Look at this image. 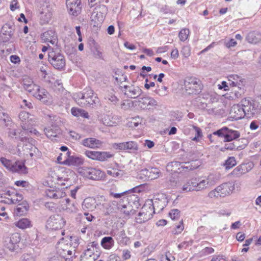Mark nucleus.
<instances>
[{"label": "nucleus", "mask_w": 261, "mask_h": 261, "mask_svg": "<svg viewBox=\"0 0 261 261\" xmlns=\"http://www.w3.org/2000/svg\"><path fill=\"white\" fill-rule=\"evenodd\" d=\"M65 221L59 215L51 216L46 222V227L53 230L60 229L65 225Z\"/></svg>", "instance_id": "9d476101"}, {"label": "nucleus", "mask_w": 261, "mask_h": 261, "mask_svg": "<svg viewBox=\"0 0 261 261\" xmlns=\"http://www.w3.org/2000/svg\"><path fill=\"white\" fill-rule=\"evenodd\" d=\"M139 106L143 109H149V106H155L157 105L156 101L150 97H143L139 99Z\"/></svg>", "instance_id": "393cba45"}, {"label": "nucleus", "mask_w": 261, "mask_h": 261, "mask_svg": "<svg viewBox=\"0 0 261 261\" xmlns=\"http://www.w3.org/2000/svg\"><path fill=\"white\" fill-rule=\"evenodd\" d=\"M107 174L112 177H119L121 175L119 170L115 168H110L107 171Z\"/></svg>", "instance_id": "13d9d810"}, {"label": "nucleus", "mask_w": 261, "mask_h": 261, "mask_svg": "<svg viewBox=\"0 0 261 261\" xmlns=\"http://www.w3.org/2000/svg\"><path fill=\"white\" fill-rule=\"evenodd\" d=\"M100 254L98 243L95 242H91L82 253L80 261H95L99 257Z\"/></svg>", "instance_id": "f257e3e1"}, {"label": "nucleus", "mask_w": 261, "mask_h": 261, "mask_svg": "<svg viewBox=\"0 0 261 261\" xmlns=\"http://www.w3.org/2000/svg\"><path fill=\"white\" fill-rule=\"evenodd\" d=\"M190 31L188 29H182L178 34V37L181 41H185L189 37Z\"/></svg>", "instance_id": "09e8293b"}, {"label": "nucleus", "mask_w": 261, "mask_h": 261, "mask_svg": "<svg viewBox=\"0 0 261 261\" xmlns=\"http://www.w3.org/2000/svg\"><path fill=\"white\" fill-rule=\"evenodd\" d=\"M34 96L44 103H47L50 99L48 92L43 88L40 89L39 87Z\"/></svg>", "instance_id": "c85d7f7f"}, {"label": "nucleus", "mask_w": 261, "mask_h": 261, "mask_svg": "<svg viewBox=\"0 0 261 261\" xmlns=\"http://www.w3.org/2000/svg\"><path fill=\"white\" fill-rule=\"evenodd\" d=\"M97 205L98 208L107 213L112 212L114 210L111 201L103 197H100L98 199Z\"/></svg>", "instance_id": "5701e85b"}, {"label": "nucleus", "mask_w": 261, "mask_h": 261, "mask_svg": "<svg viewBox=\"0 0 261 261\" xmlns=\"http://www.w3.org/2000/svg\"><path fill=\"white\" fill-rule=\"evenodd\" d=\"M9 196V195H8ZM10 199L7 200V203L8 204H16L17 202V193L14 191H11V195L10 196Z\"/></svg>", "instance_id": "052dcab7"}, {"label": "nucleus", "mask_w": 261, "mask_h": 261, "mask_svg": "<svg viewBox=\"0 0 261 261\" xmlns=\"http://www.w3.org/2000/svg\"><path fill=\"white\" fill-rule=\"evenodd\" d=\"M169 215L172 220H177L180 217V211L177 209L171 210Z\"/></svg>", "instance_id": "6e6d98bb"}, {"label": "nucleus", "mask_w": 261, "mask_h": 261, "mask_svg": "<svg viewBox=\"0 0 261 261\" xmlns=\"http://www.w3.org/2000/svg\"><path fill=\"white\" fill-rule=\"evenodd\" d=\"M80 0H66V6L70 14L77 16L81 12Z\"/></svg>", "instance_id": "dca6fc26"}, {"label": "nucleus", "mask_w": 261, "mask_h": 261, "mask_svg": "<svg viewBox=\"0 0 261 261\" xmlns=\"http://www.w3.org/2000/svg\"><path fill=\"white\" fill-rule=\"evenodd\" d=\"M160 197L155 198L154 201H152V204L151 206L153 207V211H154L155 207H157L160 210L164 209L166 206V203H167L166 198L164 195H159ZM148 200H150L149 199Z\"/></svg>", "instance_id": "7c9ffc66"}, {"label": "nucleus", "mask_w": 261, "mask_h": 261, "mask_svg": "<svg viewBox=\"0 0 261 261\" xmlns=\"http://www.w3.org/2000/svg\"><path fill=\"white\" fill-rule=\"evenodd\" d=\"M142 122V119L139 116L133 118L131 121H129L128 125L129 127L136 128Z\"/></svg>", "instance_id": "3c124183"}, {"label": "nucleus", "mask_w": 261, "mask_h": 261, "mask_svg": "<svg viewBox=\"0 0 261 261\" xmlns=\"http://www.w3.org/2000/svg\"><path fill=\"white\" fill-rule=\"evenodd\" d=\"M242 106L234 105L231 108L229 112V117L232 120L241 119L243 118L244 116H247L248 117H252V116L248 113L247 111L246 110L247 106L245 103V99L242 100Z\"/></svg>", "instance_id": "423d86ee"}, {"label": "nucleus", "mask_w": 261, "mask_h": 261, "mask_svg": "<svg viewBox=\"0 0 261 261\" xmlns=\"http://www.w3.org/2000/svg\"><path fill=\"white\" fill-rule=\"evenodd\" d=\"M82 144L87 147L95 149L99 148L102 146L103 142L94 138H89L83 140Z\"/></svg>", "instance_id": "b1692460"}, {"label": "nucleus", "mask_w": 261, "mask_h": 261, "mask_svg": "<svg viewBox=\"0 0 261 261\" xmlns=\"http://www.w3.org/2000/svg\"><path fill=\"white\" fill-rule=\"evenodd\" d=\"M245 103L248 113L252 117L256 116L261 111V95L256 96L254 99H245Z\"/></svg>", "instance_id": "0eeeda50"}, {"label": "nucleus", "mask_w": 261, "mask_h": 261, "mask_svg": "<svg viewBox=\"0 0 261 261\" xmlns=\"http://www.w3.org/2000/svg\"><path fill=\"white\" fill-rule=\"evenodd\" d=\"M207 181H208V185L212 186L214 185L218 180L219 178L215 174H210L205 178Z\"/></svg>", "instance_id": "864d4df0"}, {"label": "nucleus", "mask_w": 261, "mask_h": 261, "mask_svg": "<svg viewBox=\"0 0 261 261\" xmlns=\"http://www.w3.org/2000/svg\"><path fill=\"white\" fill-rule=\"evenodd\" d=\"M10 171L13 172H18L20 174H25L27 172V168L24 163L20 162L13 163Z\"/></svg>", "instance_id": "f704fd0d"}, {"label": "nucleus", "mask_w": 261, "mask_h": 261, "mask_svg": "<svg viewBox=\"0 0 261 261\" xmlns=\"http://www.w3.org/2000/svg\"><path fill=\"white\" fill-rule=\"evenodd\" d=\"M167 170L172 172H181L188 170H192L195 168L191 162L180 163L177 161H173L167 165Z\"/></svg>", "instance_id": "6e6552de"}, {"label": "nucleus", "mask_w": 261, "mask_h": 261, "mask_svg": "<svg viewBox=\"0 0 261 261\" xmlns=\"http://www.w3.org/2000/svg\"><path fill=\"white\" fill-rule=\"evenodd\" d=\"M39 87V86L33 83L30 85L25 90L28 91L30 94L34 96V94H35L36 92L37 91V90H38Z\"/></svg>", "instance_id": "4d7b16f0"}, {"label": "nucleus", "mask_w": 261, "mask_h": 261, "mask_svg": "<svg viewBox=\"0 0 261 261\" xmlns=\"http://www.w3.org/2000/svg\"><path fill=\"white\" fill-rule=\"evenodd\" d=\"M34 140L32 138H31L27 141L22 142V148L23 151H24V154L27 155L29 154L31 157L38 154L39 150L34 145Z\"/></svg>", "instance_id": "2eb2a0df"}, {"label": "nucleus", "mask_w": 261, "mask_h": 261, "mask_svg": "<svg viewBox=\"0 0 261 261\" xmlns=\"http://www.w3.org/2000/svg\"><path fill=\"white\" fill-rule=\"evenodd\" d=\"M214 252V249L212 247H205L201 251V253L203 255H207Z\"/></svg>", "instance_id": "774afa93"}, {"label": "nucleus", "mask_w": 261, "mask_h": 261, "mask_svg": "<svg viewBox=\"0 0 261 261\" xmlns=\"http://www.w3.org/2000/svg\"><path fill=\"white\" fill-rule=\"evenodd\" d=\"M63 252V255H57L56 258H62L63 257H66V256H70V255L73 254V251L70 249V248L66 249V250L64 249Z\"/></svg>", "instance_id": "e2e57ef3"}, {"label": "nucleus", "mask_w": 261, "mask_h": 261, "mask_svg": "<svg viewBox=\"0 0 261 261\" xmlns=\"http://www.w3.org/2000/svg\"><path fill=\"white\" fill-rule=\"evenodd\" d=\"M0 162L4 167L10 171L13 163L11 161L4 157H2L0 158Z\"/></svg>", "instance_id": "5fc2aeb1"}, {"label": "nucleus", "mask_w": 261, "mask_h": 261, "mask_svg": "<svg viewBox=\"0 0 261 261\" xmlns=\"http://www.w3.org/2000/svg\"><path fill=\"white\" fill-rule=\"evenodd\" d=\"M11 191L9 190H3L0 191V202L8 204L7 200L10 199Z\"/></svg>", "instance_id": "49530a36"}, {"label": "nucleus", "mask_w": 261, "mask_h": 261, "mask_svg": "<svg viewBox=\"0 0 261 261\" xmlns=\"http://www.w3.org/2000/svg\"><path fill=\"white\" fill-rule=\"evenodd\" d=\"M239 90L238 91L236 89L233 90L234 98H238L241 97L242 94L244 93V88H242L241 86H238L236 87ZM233 98L234 97H232Z\"/></svg>", "instance_id": "69168bd1"}, {"label": "nucleus", "mask_w": 261, "mask_h": 261, "mask_svg": "<svg viewBox=\"0 0 261 261\" xmlns=\"http://www.w3.org/2000/svg\"><path fill=\"white\" fill-rule=\"evenodd\" d=\"M246 39L250 43H257L261 41V33L258 32H250L248 34Z\"/></svg>", "instance_id": "58836bf2"}, {"label": "nucleus", "mask_w": 261, "mask_h": 261, "mask_svg": "<svg viewBox=\"0 0 261 261\" xmlns=\"http://www.w3.org/2000/svg\"><path fill=\"white\" fill-rule=\"evenodd\" d=\"M227 131V127L226 126L223 127L221 129L214 132L213 135L218 136L220 137H224V141H226V132Z\"/></svg>", "instance_id": "603ef678"}, {"label": "nucleus", "mask_w": 261, "mask_h": 261, "mask_svg": "<svg viewBox=\"0 0 261 261\" xmlns=\"http://www.w3.org/2000/svg\"><path fill=\"white\" fill-rule=\"evenodd\" d=\"M48 61L57 69H63L65 66V60L63 55L51 51L48 53Z\"/></svg>", "instance_id": "1a4fd4ad"}, {"label": "nucleus", "mask_w": 261, "mask_h": 261, "mask_svg": "<svg viewBox=\"0 0 261 261\" xmlns=\"http://www.w3.org/2000/svg\"><path fill=\"white\" fill-rule=\"evenodd\" d=\"M15 225L21 229H25L31 226V222L27 218H22L15 222Z\"/></svg>", "instance_id": "a18cd8bd"}, {"label": "nucleus", "mask_w": 261, "mask_h": 261, "mask_svg": "<svg viewBox=\"0 0 261 261\" xmlns=\"http://www.w3.org/2000/svg\"><path fill=\"white\" fill-rule=\"evenodd\" d=\"M253 164L251 163L241 164L236 167L232 171L228 174V176L230 178L240 177L243 175L249 172L253 168Z\"/></svg>", "instance_id": "9b49d317"}, {"label": "nucleus", "mask_w": 261, "mask_h": 261, "mask_svg": "<svg viewBox=\"0 0 261 261\" xmlns=\"http://www.w3.org/2000/svg\"><path fill=\"white\" fill-rule=\"evenodd\" d=\"M151 200H147L136 218L138 223H143L150 220L154 213L153 207L151 206Z\"/></svg>", "instance_id": "20e7f679"}, {"label": "nucleus", "mask_w": 261, "mask_h": 261, "mask_svg": "<svg viewBox=\"0 0 261 261\" xmlns=\"http://www.w3.org/2000/svg\"><path fill=\"white\" fill-rule=\"evenodd\" d=\"M121 90L128 98H136L139 97L142 93V90L139 87L131 85L130 86H120Z\"/></svg>", "instance_id": "4468645a"}, {"label": "nucleus", "mask_w": 261, "mask_h": 261, "mask_svg": "<svg viewBox=\"0 0 261 261\" xmlns=\"http://www.w3.org/2000/svg\"><path fill=\"white\" fill-rule=\"evenodd\" d=\"M99 102V99L96 96L90 97L88 99L84 100V101H78V105L81 107L96 104Z\"/></svg>", "instance_id": "37998d69"}, {"label": "nucleus", "mask_w": 261, "mask_h": 261, "mask_svg": "<svg viewBox=\"0 0 261 261\" xmlns=\"http://www.w3.org/2000/svg\"><path fill=\"white\" fill-rule=\"evenodd\" d=\"M206 178H196V191H201L210 187Z\"/></svg>", "instance_id": "a19ab883"}, {"label": "nucleus", "mask_w": 261, "mask_h": 261, "mask_svg": "<svg viewBox=\"0 0 261 261\" xmlns=\"http://www.w3.org/2000/svg\"><path fill=\"white\" fill-rule=\"evenodd\" d=\"M41 40L42 42H49L54 45L57 43V36L53 30H48L41 35Z\"/></svg>", "instance_id": "f3484780"}, {"label": "nucleus", "mask_w": 261, "mask_h": 261, "mask_svg": "<svg viewBox=\"0 0 261 261\" xmlns=\"http://www.w3.org/2000/svg\"><path fill=\"white\" fill-rule=\"evenodd\" d=\"M181 54L185 58H188L191 55V47L190 46H184L181 50Z\"/></svg>", "instance_id": "bf43d9fd"}, {"label": "nucleus", "mask_w": 261, "mask_h": 261, "mask_svg": "<svg viewBox=\"0 0 261 261\" xmlns=\"http://www.w3.org/2000/svg\"><path fill=\"white\" fill-rule=\"evenodd\" d=\"M105 99L109 100L113 104H116L118 101V99L114 95L112 94H109L105 97Z\"/></svg>", "instance_id": "338daca9"}, {"label": "nucleus", "mask_w": 261, "mask_h": 261, "mask_svg": "<svg viewBox=\"0 0 261 261\" xmlns=\"http://www.w3.org/2000/svg\"><path fill=\"white\" fill-rule=\"evenodd\" d=\"M19 118L22 122L21 125L27 127L33 125L35 122V117L25 111H22L19 113Z\"/></svg>", "instance_id": "4be33fe9"}, {"label": "nucleus", "mask_w": 261, "mask_h": 261, "mask_svg": "<svg viewBox=\"0 0 261 261\" xmlns=\"http://www.w3.org/2000/svg\"><path fill=\"white\" fill-rule=\"evenodd\" d=\"M78 172L83 176L92 180H101L105 177V173L101 170L91 167H81Z\"/></svg>", "instance_id": "39448f33"}, {"label": "nucleus", "mask_w": 261, "mask_h": 261, "mask_svg": "<svg viewBox=\"0 0 261 261\" xmlns=\"http://www.w3.org/2000/svg\"><path fill=\"white\" fill-rule=\"evenodd\" d=\"M22 130H18V138L22 143L27 141L31 138L30 137L29 127L24 125H21Z\"/></svg>", "instance_id": "4c0bfd02"}, {"label": "nucleus", "mask_w": 261, "mask_h": 261, "mask_svg": "<svg viewBox=\"0 0 261 261\" xmlns=\"http://www.w3.org/2000/svg\"><path fill=\"white\" fill-rule=\"evenodd\" d=\"M203 86L201 81L195 77H187L184 82L186 92L189 95L199 93Z\"/></svg>", "instance_id": "7ed1b4c3"}, {"label": "nucleus", "mask_w": 261, "mask_h": 261, "mask_svg": "<svg viewBox=\"0 0 261 261\" xmlns=\"http://www.w3.org/2000/svg\"><path fill=\"white\" fill-rule=\"evenodd\" d=\"M237 164V162L235 158L233 156L229 157L226 160L224 164V166L226 169H229L232 168Z\"/></svg>", "instance_id": "8fccbe9b"}, {"label": "nucleus", "mask_w": 261, "mask_h": 261, "mask_svg": "<svg viewBox=\"0 0 261 261\" xmlns=\"http://www.w3.org/2000/svg\"><path fill=\"white\" fill-rule=\"evenodd\" d=\"M101 246L106 249H110L114 245V241L111 237H105L101 241Z\"/></svg>", "instance_id": "c03bdc74"}, {"label": "nucleus", "mask_w": 261, "mask_h": 261, "mask_svg": "<svg viewBox=\"0 0 261 261\" xmlns=\"http://www.w3.org/2000/svg\"><path fill=\"white\" fill-rule=\"evenodd\" d=\"M107 13V8L104 5L95 8L93 11L91 18L94 22V25L101 23L105 18Z\"/></svg>", "instance_id": "f8f14e48"}, {"label": "nucleus", "mask_w": 261, "mask_h": 261, "mask_svg": "<svg viewBox=\"0 0 261 261\" xmlns=\"http://www.w3.org/2000/svg\"><path fill=\"white\" fill-rule=\"evenodd\" d=\"M142 172L150 180L158 178L160 174V170L156 168H151L150 169H145L142 170Z\"/></svg>", "instance_id": "473e14b6"}, {"label": "nucleus", "mask_w": 261, "mask_h": 261, "mask_svg": "<svg viewBox=\"0 0 261 261\" xmlns=\"http://www.w3.org/2000/svg\"><path fill=\"white\" fill-rule=\"evenodd\" d=\"M234 189V186L230 182L223 183L208 193V196L211 198L225 197L230 195Z\"/></svg>", "instance_id": "f03ea898"}, {"label": "nucleus", "mask_w": 261, "mask_h": 261, "mask_svg": "<svg viewBox=\"0 0 261 261\" xmlns=\"http://www.w3.org/2000/svg\"><path fill=\"white\" fill-rule=\"evenodd\" d=\"M44 132L47 138L53 139L60 133V130L58 125L52 124L51 126L45 128Z\"/></svg>", "instance_id": "2f4dec72"}, {"label": "nucleus", "mask_w": 261, "mask_h": 261, "mask_svg": "<svg viewBox=\"0 0 261 261\" xmlns=\"http://www.w3.org/2000/svg\"><path fill=\"white\" fill-rule=\"evenodd\" d=\"M52 14L50 12H48L44 14L43 13L41 14V18L43 20L44 23H48L51 18Z\"/></svg>", "instance_id": "680f3d73"}, {"label": "nucleus", "mask_w": 261, "mask_h": 261, "mask_svg": "<svg viewBox=\"0 0 261 261\" xmlns=\"http://www.w3.org/2000/svg\"><path fill=\"white\" fill-rule=\"evenodd\" d=\"M94 96V91L90 88L84 90L83 92L76 93L73 94V97L78 104V101H84L90 97Z\"/></svg>", "instance_id": "6ab92c4d"}, {"label": "nucleus", "mask_w": 261, "mask_h": 261, "mask_svg": "<svg viewBox=\"0 0 261 261\" xmlns=\"http://www.w3.org/2000/svg\"><path fill=\"white\" fill-rule=\"evenodd\" d=\"M29 206L26 202H22L18 204L15 210V214L17 216H21L25 214L28 211Z\"/></svg>", "instance_id": "ea45409f"}, {"label": "nucleus", "mask_w": 261, "mask_h": 261, "mask_svg": "<svg viewBox=\"0 0 261 261\" xmlns=\"http://www.w3.org/2000/svg\"><path fill=\"white\" fill-rule=\"evenodd\" d=\"M228 79L230 86L237 87L244 85V79L237 74L230 75L228 76Z\"/></svg>", "instance_id": "c756f323"}, {"label": "nucleus", "mask_w": 261, "mask_h": 261, "mask_svg": "<svg viewBox=\"0 0 261 261\" xmlns=\"http://www.w3.org/2000/svg\"><path fill=\"white\" fill-rule=\"evenodd\" d=\"M240 136V133L238 130H232L227 127L226 132V142H230L238 139Z\"/></svg>", "instance_id": "79ce46f5"}, {"label": "nucleus", "mask_w": 261, "mask_h": 261, "mask_svg": "<svg viewBox=\"0 0 261 261\" xmlns=\"http://www.w3.org/2000/svg\"><path fill=\"white\" fill-rule=\"evenodd\" d=\"M96 200L92 197L86 198L82 203V208L84 211H92L97 207Z\"/></svg>", "instance_id": "cd10ccee"}, {"label": "nucleus", "mask_w": 261, "mask_h": 261, "mask_svg": "<svg viewBox=\"0 0 261 261\" xmlns=\"http://www.w3.org/2000/svg\"><path fill=\"white\" fill-rule=\"evenodd\" d=\"M67 240H65L64 238L61 239L56 245V252L57 255H63V251L65 249H69L71 246L68 243Z\"/></svg>", "instance_id": "72a5a7b5"}, {"label": "nucleus", "mask_w": 261, "mask_h": 261, "mask_svg": "<svg viewBox=\"0 0 261 261\" xmlns=\"http://www.w3.org/2000/svg\"><path fill=\"white\" fill-rule=\"evenodd\" d=\"M196 178L188 180L182 185V190L186 192L196 191Z\"/></svg>", "instance_id": "e433bc0d"}, {"label": "nucleus", "mask_w": 261, "mask_h": 261, "mask_svg": "<svg viewBox=\"0 0 261 261\" xmlns=\"http://www.w3.org/2000/svg\"><path fill=\"white\" fill-rule=\"evenodd\" d=\"M102 123L107 126H116L120 121V117L115 115H103L101 118Z\"/></svg>", "instance_id": "a211bd4d"}, {"label": "nucleus", "mask_w": 261, "mask_h": 261, "mask_svg": "<svg viewBox=\"0 0 261 261\" xmlns=\"http://www.w3.org/2000/svg\"><path fill=\"white\" fill-rule=\"evenodd\" d=\"M20 241V235L17 233H13L10 237L9 242L6 245V248L11 252L16 251L18 249V243Z\"/></svg>", "instance_id": "aec40b11"}, {"label": "nucleus", "mask_w": 261, "mask_h": 261, "mask_svg": "<svg viewBox=\"0 0 261 261\" xmlns=\"http://www.w3.org/2000/svg\"><path fill=\"white\" fill-rule=\"evenodd\" d=\"M184 227L182 223V221H180L179 224L176 225V227L173 231L174 234H178L184 230Z\"/></svg>", "instance_id": "0e129e2a"}, {"label": "nucleus", "mask_w": 261, "mask_h": 261, "mask_svg": "<svg viewBox=\"0 0 261 261\" xmlns=\"http://www.w3.org/2000/svg\"><path fill=\"white\" fill-rule=\"evenodd\" d=\"M85 154L89 159L100 162L107 161L113 156V154L106 151L87 150L85 152Z\"/></svg>", "instance_id": "ddd939ff"}, {"label": "nucleus", "mask_w": 261, "mask_h": 261, "mask_svg": "<svg viewBox=\"0 0 261 261\" xmlns=\"http://www.w3.org/2000/svg\"><path fill=\"white\" fill-rule=\"evenodd\" d=\"M140 192V187L139 186H136L130 190L120 193H114L112 192L110 195L115 198L120 199V201H122L123 202L124 201L127 202L128 200V198L125 196L126 194L130 193H139Z\"/></svg>", "instance_id": "a878e982"}, {"label": "nucleus", "mask_w": 261, "mask_h": 261, "mask_svg": "<svg viewBox=\"0 0 261 261\" xmlns=\"http://www.w3.org/2000/svg\"><path fill=\"white\" fill-rule=\"evenodd\" d=\"M45 195L49 198L57 199L65 197L66 193L62 189L49 187L45 190Z\"/></svg>", "instance_id": "412c9836"}, {"label": "nucleus", "mask_w": 261, "mask_h": 261, "mask_svg": "<svg viewBox=\"0 0 261 261\" xmlns=\"http://www.w3.org/2000/svg\"><path fill=\"white\" fill-rule=\"evenodd\" d=\"M113 147L119 149H130L137 150L138 149V145L134 141H128L119 143H115L113 145Z\"/></svg>", "instance_id": "bb28decb"}, {"label": "nucleus", "mask_w": 261, "mask_h": 261, "mask_svg": "<svg viewBox=\"0 0 261 261\" xmlns=\"http://www.w3.org/2000/svg\"><path fill=\"white\" fill-rule=\"evenodd\" d=\"M21 259L22 261H36L37 255L32 252L24 253L22 255Z\"/></svg>", "instance_id": "de8ad7c7"}, {"label": "nucleus", "mask_w": 261, "mask_h": 261, "mask_svg": "<svg viewBox=\"0 0 261 261\" xmlns=\"http://www.w3.org/2000/svg\"><path fill=\"white\" fill-rule=\"evenodd\" d=\"M84 163V160L79 156H72L69 159H67L63 161L62 163L63 165H66L68 166H80L83 165Z\"/></svg>", "instance_id": "c9c22d12"}]
</instances>
